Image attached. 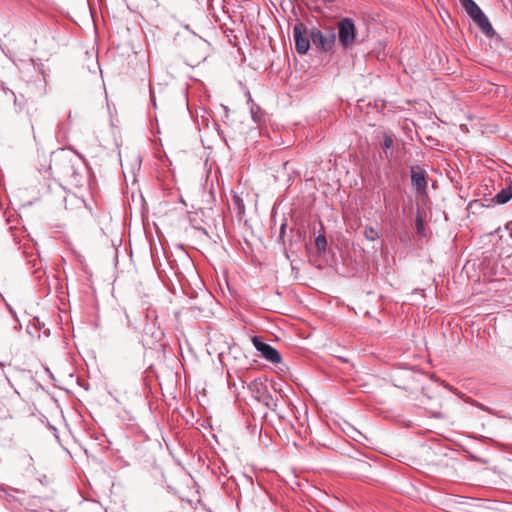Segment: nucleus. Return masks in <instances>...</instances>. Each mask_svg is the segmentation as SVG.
<instances>
[{
	"instance_id": "obj_1",
	"label": "nucleus",
	"mask_w": 512,
	"mask_h": 512,
	"mask_svg": "<svg viewBox=\"0 0 512 512\" xmlns=\"http://www.w3.org/2000/svg\"><path fill=\"white\" fill-rule=\"evenodd\" d=\"M128 327L141 333L142 342L145 346L152 348L155 344L164 339V331L158 323L157 311L146 305L131 307L125 310Z\"/></svg>"
},
{
	"instance_id": "obj_2",
	"label": "nucleus",
	"mask_w": 512,
	"mask_h": 512,
	"mask_svg": "<svg viewBox=\"0 0 512 512\" xmlns=\"http://www.w3.org/2000/svg\"><path fill=\"white\" fill-rule=\"evenodd\" d=\"M309 36L316 51L328 53L334 50L337 42L335 27L326 25L320 29L319 27L312 26L309 29Z\"/></svg>"
},
{
	"instance_id": "obj_3",
	"label": "nucleus",
	"mask_w": 512,
	"mask_h": 512,
	"mask_svg": "<svg viewBox=\"0 0 512 512\" xmlns=\"http://www.w3.org/2000/svg\"><path fill=\"white\" fill-rule=\"evenodd\" d=\"M335 29L338 31V34L336 35L339 45L344 51L350 49L356 42L357 38V28L354 20L349 17H343L337 22V27Z\"/></svg>"
},
{
	"instance_id": "obj_4",
	"label": "nucleus",
	"mask_w": 512,
	"mask_h": 512,
	"mask_svg": "<svg viewBox=\"0 0 512 512\" xmlns=\"http://www.w3.org/2000/svg\"><path fill=\"white\" fill-rule=\"evenodd\" d=\"M248 389L255 400L265 405L267 408L275 411L278 406V397H274L269 392L268 386L261 378H256L248 384Z\"/></svg>"
},
{
	"instance_id": "obj_5",
	"label": "nucleus",
	"mask_w": 512,
	"mask_h": 512,
	"mask_svg": "<svg viewBox=\"0 0 512 512\" xmlns=\"http://www.w3.org/2000/svg\"><path fill=\"white\" fill-rule=\"evenodd\" d=\"M293 38L297 53L300 55L306 54L309 51L312 42L309 36V30L303 23L299 22L294 25Z\"/></svg>"
},
{
	"instance_id": "obj_6",
	"label": "nucleus",
	"mask_w": 512,
	"mask_h": 512,
	"mask_svg": "<svg viewBox=\"0 0 512 512\" xmlns=\"http://www.w3.org/2000/svg\"><path fill=\"white\" fill-rule=\"evenodd\" d=\"M411 185L416 194L420 197L427 195V172L420 165H412L410 167Z\"/></svg>"
},
{
	"instance_id": "obj_7",
	"label": "nucleus",
	"mask_w": 512,
	"mask_h": 512,
	"mask_svg": "<svg viewBox=\"0 0 512 512\" xmlns=\"http://www.w3.org/2000/svg\"><path fill=\"white\" fill-rule=\"evenodd\" d=\"M286 228H287V223L283 222L281 224V227H280V233H279L278 241L283 244L286 257L289 258V254H288L289 251L294 252L292 250L293 247L295 245H297V244H301L302 243V241L304 240V233H302L299 230L295 231L294 229H291L290 230V237L286 241L285 240Z\"/></svg>"
},
{
	"instance_id": "obj_8",
	"label": "nucleus",
	"mask_w": 512,
	"mask_h": 512,
	"mask_svg": "<svg viewBox=\"0 0 512 512\" xmlns=\"http://www.w3.org/2000/svg\"><path fill=\"white\" fill-rule=\"evenodd\" d=\"M252 342L257 351H259L263 358L267 361L277 364L281 362V355L277 349L270 344L262 341L258 336L252 338Z\"/></svg>"
},
{
	"instance_id": "obj_9",
	"label": "nucleus",
	"mask_w": 512,
	"mask_h": 512,
	"mask_svg": "<svg viewBox=\"0 0 512 512\" xmlns=\"http://www.w3.org/2000/svg\"><path fill=\"white\" fill-rule=\"evenodd\" d=\"M479 27L481 32L488 38H493L496 34L488 17L482 10H479L474 16L470 17Z\"/></svg>"
},
{
	"instance_id": "obj_10",
	"label": "nucleus",
	"mask_w": 512,
	"mask_h": 512,
	"mask_svg": "<svg viewBox=\"0 0 512 512\" xmlns=\"http://www.w3.org/2000/svg\"><path fill=\"white\" fill-rule=\"evenodd\" d=\"M512 199V186L509 185L503 189H501L492 199V202L497 204H506Z\"/></svg>"
},
{
	"instance_id": "obj_11",
	"label": "nucleus",
	"mask_w": 512,
	"mask_h": 512,
	"mask_svg": "<svg viewBox=\"0 0 512 512\" xmlns=\"http://www.w3.org/2000/svg\"><path fill=\"white\" fill-rule=\"evenodd\" d=\"M67 175L71 180V184L74 186H81L82 185V175L81 173L75 168L73 164H70L67 167Z\"/></svg>"
},
{
	"instance_id": "obj_12",
	"label": "nucleus",
	"mask_w": 512,
	"mask_h": 512,
	"mask_svg": "<svg viewBox=\"0 0 512 512\" xmlns=\"http://www.w3.org/2000/svg\"><path fill=\"white\" fill-rule=\"evenodd\" d=\"M459 2L469 17L474 16L479 10H481L474 0H459Z\"/></svg>"
},
{
	"instance_id": "obj_13",
	"label": "nucleus",
	"mask_w": 512,
	"mask_h": 512,
	"mask_svg": "<svg viewBox=\"0 0 512 512\" xmlns=\"http://www.w3.org/2000/svg\"><path fill=\"white\" fill-rule=\"evenodd\" d=\"M393 142L394 141L392 135L384 133L382 146L384 148V154L387 159H390L392 157L391 148L393 146Z\"/></svg>"
},
{
	"instance_id": "obj_14",
	"label": "nucleus",
	"mask_w": 512,
	"mask_h": 512,
	"mask_svg": "<svg viewBox=\"0 0 512 512\" xmlns=\"http://www.w3.org/2000/svg\"><path fill=\"white\" fill-rule=\"evenodd\" d=\"M327 239L325 235L319 234L315 239V246L319 253H325L327 250Z\"/></svg>"
},
{
	"instance_id": "obj_15",
	"label": "nucleus",
	"mask_w": 512,
	"mask_h": 512,
	"mask_svg": "<svg viewBox=\"0 0 512 512\" xmlns=\"http://www.w3.org/2000/svg\"><path fill=\"white\" fill-rule=\"evenodd\" d=\"M364 236L369 241H375V240H377L379 238V233H378V231L376 229H374L373 227L369 226V227L365 228Z\"/></svg>"
},
{
	"instance_id": "obj_16",
	"label": "nucleus",
	"mask_w": 512,
	"mask_h": 512,
	"mask_svg": "<svg viewBox=\"0 0 512 512\" xmlns=\"http://www.w3.org/2000/svg\"><path fill=\"white\" fill-rule=\"evenodd\" d=\"M233 204H234L235 208L237 209L238 215L244 214L245 205H244L243 200L238 195L233 196Z\"/></svg>"
},
{
	"instance_id": "obj_17",
	"label": "nucleus",
	"mask_w": 512,
	"mask_h": 512,
	"mask_svg": "<svg viewBox=\"0 0 512 512\" xmlns=\"http://www.w3.org/2000/svg\"><path fill=\"white\" fill-rule=\"evenodd\" d=\"M415 225H416L417 234L420 236H424L425 235V223L419 214H417V216H416Z\"/></svg>"
},
{
	"instance_id": "obj_18",
	"label": "nucleus",
	"mask_w": 512,
	"mask_h": 512,
	"mask_svg": "<svg viewBox=\"0 0 512 512\" xmlns=\"http://www.w3.org/2000/svg\"><path fill=\"white\" fill-rule=\"evenodd\" d=\"M31 62L34 64V67L37 69V71L39 72V74L42 75L43 77V81L46 83V71H45V66L43 63L39 62L38 64L35 63V60L34 59H31Z\"/></svg>"
},
{
	"instance_id": "obj_19",
	"label": "nucleus",
	"mask_w": 512,
	"mask_h": 512,
	"mask_svg": "<svg viewBox=\"0 0 512 512\" xmlns=\"http://www.w3.org/2000/svg\"><path fill=\"white\" fill-rule=\"evenodd\" d=\"M0 87H1V90H2L5 94L10 93V94L14 97V104L16 105V104H17L18 99H17V97H16L15 93H14L12 90H10L8 87H6V86H5V84H4L3 82L1 83V86H0Z\"/></svg>"
},
{
	"instance_id": "obj_20",
	"label": "nucleus",
	"mask_w": 512,
	"mask_h": 512,
	"mask_svg": "<svg viewBox=\"0 0 512 512\" xmlns=\"http://www.w3.org/2000/svg\"><path fill=\"white\" fill-rule=\"evenodd\" d=\"M1 490L7 494L8 498H11V499H13L15 501H19L18 498H15L10 492H8V491L19 492L18 490L13 489V488H9V489L1 488ZM7 500L10 501V499H7Z\"/></svg>"
},
{
	"instance_id": "obj_21",
	"label": "nucleus",
	"mask_w": 512,
	"mask_h": 512,
	"mask_svg": "<svg viewBox=\"0 0 512 512\" xmlns=\"http://www.w3.org/2000/svg\"><path fill=\"white\" fill-rule=\"evenodd\" d=\"M251 117H252V119H253V121L255 123H260L261 122L260 115L258 114L257 111H255V109L253 107L251 108Z\"/></svg>"
},
{
	"instance_id": "obj_22",
	"label": "nucleus",
	"mask_w": 512,
	"mask_h": 512,
	"mask_svg": "<svg viewBox=\"0 0 512 512\" xmlns=\"http://www.w3.org/2000/svg\"><path fill=\"white\" fill-rule=\"evenodd\" d=\"M359 469L365 470V468L370 467V465L367 462L361 461L358 463Z\"/></svg>"
},
{
	"instance_id": "obj_23",
	"label": "nucleus",
	"mask_w": 512,
	"mask_h": 512,
	"mask_svg": "<svg viewBox=\"0 0 512 512\" xmlns=\"http://www.w3.org/2000/svg\"><path fill=\"white\" fill-rule=\"evenodd\" d=\"M150 98H151V102H152L154 108H156L155 96H154V93H153V91L151 89H150Z\"/></svg>"
},
{
	"instance_id": "obj_24",
	"label": "nucleus",
	"mask_w": 512,
	"mask_h": 512,
	"mask_svg": "<svg viewBox=\"0 0 512 512\" xmlns=\"http://www.w3.org/2000/svg\"><path fill=\"white\" fill-rule=\"evenodd\" d=\"M477 407H479V408H480L481 410H483V411L490 412V409H489L487 406H485V405H483V404H481V403H478V404H477Z\"/></svg>"
},
{
	"instance_id": "obj_25",
	"label": "nucleus",
	"mask_w": 512,
	"mask_h": 512,
	"mask_svg": "<svg viewBox=\"0 0 512 512\" xmlns=\"http://www.w3.org/2000/svg\"><path fill=\"white\" fill-rule=\"evenodd\" d=\"M505 228L511 232V236H512V221L511 222H508L505 226Z\"/></svg>"
},
{
	"instance_id": "obj_26",
	"label": "nucleus",
	"mask_w": 512,
	"mask_h": 512,
	"mask_svg": "<svg viewBox=\"0 0 512 512\" xmlns=\"http://www.w3.org/2000/svg\"><path fill=\"white\" fill-rule=\"evenodd\" d=\"M271 387L272 389L275 391V392H280V389L277 387V385L275 383H272L271 384Z\"/></svg>"
},
{
	"instance_id": "obj_27",
	"label": "nucleus",
	"mask_w": 512,
	"mask_h": 512,
	"mask_svg": "<svg viewBox=\"0 0 512 512\" xmlns=\"http://www.w3.org/2000/svg\"><path fill=\"white\" fill-rule=\"evenodd\" d=\"M34 273L36 274V277H37V278H41V275L39 274V273H40V269H36V270L34 271Z\"/></svg>"
},
{
	"instance_id": "obj_28",
	"label": "nucleus",
	"mask_w": 512,
	"mask_h": 512,
	"mask_svg": "<svg viewBox=\"0 0 512 512\" xmlns=\"http://www.w3.org/2000/svg\"><path fill=\"white\" fill-rule=\"evenodd\" d=\"M479 203H480V202H479V200H475V201H474L473 203H471L470 205H477V204H479Z\"/></svg>"
},
{
	"instance_id": "obj_29",
	"label": "nucleus",
	"mask_w": 512,
	"mask_h": 512,
	"mask_svg": "<svg viewBox=\"0 0 512 512\" xmlns=\"http://www.w3.org/2000/svg\"><path fill=\"white\" fill-rule=\"evenodd\" d=\"M71 116H72V115H71V113H69V115H68V120H69V121H70V120H72V117H71Z\"/></svg>"
},
{
	"instance_id": "obj_30",
	"label": "nucleus",
	"mask_w": 512,
	"mask_h": 512,
	"mask_svg": "<svg viewBox=\"0 0 512 512\" xmlns=\"http://www.w3.org/2000/svg\"><path fill=\"white\" fill-rule=\"evenodd\" d=\"M200 230H202L205 234H207L205 228H200Z\"/></svg>"
}]
</instances>
